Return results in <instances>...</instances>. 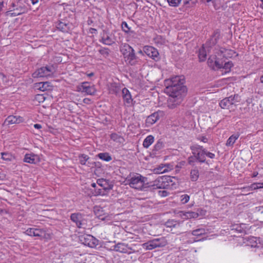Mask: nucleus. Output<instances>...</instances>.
<instances>
[{
  "label": "nucleus",
  "instance_id": "1",
  "mask_svg": "<svg viewBox=\"0 0 263 263\" xmlns=\"http://www.w3.org/2000/svg\"><path fill=\"white\" fill-rule=\"evenodd\" d=\"M183 76H175L165 81V91L170 97V100L175 104H179L186 92V87L183 85Z\"/></svg>",
  "mask_w": 263,
  "mask_h": 263
},
{
  "label": "nucleus",
  "instance_id": "2",
  "mask_svg": "<svg viewBox=\"0 0 263 263\" xmlns=\"http://www.w3.org/2000/svg\"><path fill=\"white\" fill-rule=\"evenodd\" d=\"M147 178L141 176L140 174L132 177L128 180L129 186L135 189L141 191H147L148 189V183H145Z\"/></svg>",
  "mask_w": 263,
  "mask_h": 263
},
{
  "label": "nucleus",
  "instance_id": "3",
  "mask_svg": "<svg viewBox=\"0 0 263 263\" xmlns=\"http://www.w3.org/2000/svg\"><path fill=\"white\" fill-rule=\"evenodd\" d=\"M121 51L123 54L125 61L131 65H134L136 64V55L133 48L128 44H125L121 48Z\"/></svg>",
  "mask_w": 263,
  "mask_h": 263
},
{
  "label": "nucleus",
  "instance_id": "4",
  "mask_svg": "<svg viewBox=\"0 0 263 263\" xmlns=\"http://www.w3.org/2000/svg\"><path fill=\"white\" fill-rule=\"evenodd\" d=\"M239 102V96L235 95L223 99L220 102L219 105L223 109L234 110L236 103Z\"/></svg>",
  "mask_w": 263,
  "mask_h": 263
},
{
  "label": "nucleus",
  "instance_id": "5",
  "mask_svg": "<svg viewBox=\"0 0 263 263\" xmlns=\"http://www.w3.org/2000/svg\"><path fill=\"white\" fill-rule=\"evenodd\" d=\"M88 217V215L79 212L74 213L71 214L70 219L78 228L85 229L87 226Z\"/></svg>",
  "mask_w": 263,
  "mask_h": 263
},
{
  "label": "nucleus",
  "instance_id": "6",
  "mask_svg": "<svg viewBox=\"0 0 263 263\" xmlns=\"http://www.w3.org/2000/svg\"><path fill=\"white\" fill-rule=\"evenodd\" d=\"M167 243V240L165 237L151 240L143 244V246L146 250H153L156 248H160L165 246Z\"/></svg>",
  "mask_w": 263,
  "mask_h": 263
},
{
  "label": "nucleus",
  "instance_id": "7",
  "mask_svg": "<svg viewBox=\"0 0 263 263\" xmlns=\"http://www.w3.org/2000/svg\"><path fill=\"white\" fill-rule=\"evenodd\" d=\"M54 72L53 66L42 67L32 73L33 78L48 77L52 76Z\"/></svg>",
  "mask_w": 263,
  "mask_h": 263
},
{
  "label": "nucleus",
  "instance_id": "8",
  "mask_svg": "<svg viewBox=\"0 0 263 263\" xmlns=\"http://www.w3.org/2000/svg\"><path fill=\"white\" fill-rule=\"evenodd\" d=\"M192 153L195 158L200 162L205 161V149L202 146L195 145L191 147Z\"/></svg>",
  "mask_w": 263,
  "mask_h": 263
},
{
  "label": "nucleus",
  "instance_id": "9",
  "mask_svg": "<svg viewBox=\"0 0 263 263\" xmlns=\"http://www.w3.org/2000/svg\"><path fill=\"white\" fill-rule=\"evenodd\" d=\"M80 241L84 245L90 248H95L98 245V240L91 235H86L81 236Z\"/></svg>",
  "mask_w": 263,
  "mask_h": 263
},
{
  "label": "nucleus",
  "instance_id": "10",
  "mask_svg": "<svg viewBox=\"0 0 263 263\" xmlns=\"http://www.w3.org/2000/svg\"><path fill=\"white\" fill-rule=\"evenodd\" d=\"M224 61L225 60L222 61V59H220V57L217 54L215 57H211L209 58L208 64L213 69L215 68L220 69L222 67L223 63Z\"/></svg>",
  "mask_w": 263,
  "mask_h": 263
},
{
  "label": "nucleus",
  "instance_id": "11",
  "mask_svg": "<svg viewBox=\"0 0 263 263\" xmlns=\"http://www.w3.org/2000/svg\"><path fill=\"white\" fill-rule=\"evenodd\" d=\"M143 52L156 61H158L159 59L158 51L156 48L152 46H144L143 48Z\"/></svg>",
  "mask_w": 263,
  "mask_h": 263
},
{
  "label": "nucleus",
  "instance_id": "12",
  "mask_svg": "<svg viewBox=\"0 0 263 263\" xmlns=\"http://www.w3.org/2000/svg\"><path fill=\"white\" fill-rule=\"evenodd\" d=\"M78 90L87 95H94L96 90L93 86H90L88 82H83L78 87Z\"/></svg>",
  "mask_w": 263,
  "mask_h": 263
},
{
  "label": "nucleus",
  "instance_id": "13",
  "mask_svg": "<svg viewBox=\"0 0 263 263\" xmlns=\"http://www.w3.org/2000/svg\"><path fill=\"white\" fill-rule=\"evenodd\" d=\"M164 179V176L158 177L153 182V184H148V188H152V189L167 188Z\"/></svg>",
  "mask_w": 263,
  "mask_h": 263
},
{
  "label": "nucleus",
  "instance_id": "14",
  "mask_svg": "<svg viewBox=\"0 0 263 263\" xmlns=\"http://www.w3.org/2000/svg\"><path fill=\"white\" fill-rule=\"evenodd\" d=\"M235 53L234 51L223 48H221L217 52L218 55L222 61L232 58Z\"/></svg>",
  "mask_w": 263,
  "mask_h": 263
},
{
  "label": "nucleus",
  "instance_id": "15",
  "mask_svg": "<svg viewBox=\"0 0 263 263\" xmlns=\"http://www.w3.org/2000/svg\"><path fill=\"white\" fill-rule=\"evenodd\" d=\"M97 184L105 190H110L112 189L113 184L109 181V180H106L103 178L99 179L97 181Z\"/></svg>",
  "mask_w": 263,
  "mask_h": 263
},
{
  "label": "nucleus",
  "instance_id": "16",
  "mask_svg": "<svg viewBox=\"0 0 263 263\" xmlns=\"http://www.w3.org/2000/svg\"><path fill=\"white\" fill-rule=\"evenodd\" d=\"M160 114H162V112L157 111L149 116L146 120V124L148 125H152L156 123L160 118Z\"/></svg>",
  "mask_w": 263,
  "mask_h": 263
},
{
  "label": "nucleus",
  "instance_id": "17",
  "mask_svg": "<svg viewBox=\"0 0 263 263\" xmlns=\"http://www.w3.org/2000/svg\"><path fill=\"white\" fill-rule=\"evenodd\" d=\"M34 87L37 89L44 91L51 89V86L48 82H44L35 83Z\"/></svg>",
  "mask_w": 263,
  "mask_h": 263
},
{
  "label": "nucleus",
  "instance_id": "18",
  "mask_svg": "<svg viewBox=\"0 0 263 263\" xmlns=\"http://www.w3.org/2000/svg\"><path fill=\"white\" fill-rule=\"evenodd\" d=\"M122 93L124 102L128 105L131 104L133 99L129 90L127 88H124L122 90Z\"/></svg>",
  "mask_w": 263,
  "mask_h": 263
},
{
  "label": "nucleus",
  "instance_id": "19",
  "mask_svg": "<svg viewBox=\"0 0 263 263\" xmlns=\"http://www.w3.org/2000/svg\"><path fill=\"white\" fill-rule=\"evenodd\" d=\"M219 36L220 33L218 30L215 31L210 41L206 43V45L209 47L214 46L217 43V40L219 39Z\"/></svg>",
  "mask_w": 263,
  "mask_h": 263
},
{
  "label": "nucleus",
  "instance_id": "20",
  "mask_svg": "<svg viewBox=\"0 0 263 263\" xmlns=\"http://www.w3.org/2000/svg\"><path fill=\"white\" fill-rule=\"evenodd\" d=\"M22 121V118L20 117L17 118L16 116H10L7 117L6 119L5 122L6 123H8V124H17L21 122Z\"/></svg>",
  "mask_w": 263,
  "mask_h": 263
},
{
  "label": "nucleus",
  "instance_id": "21",
  "mask_svg": "<svg viewBox=\"0 0 263 263\" xmlns=\"http://www.w3.org/2000/svg\"><path fill=\"white\" fill-rule=\"evenodd\" d=\"M180 213V215L183 217H184L185 219H190V218H196L199 216V214L197 212H184L183 211H180L179 212Z\"/></svg>",
  "mask_w": 263,
  "mask_h": 263
},
{
  "label": "nucleus",
  "instance_id": "22",
  "mask_svg": "<svg viewBox=\"0 0 263 263\" xmlns=\"http://www.w3.org/2000/svg\"><path fill=\"white\" fill-rule=\"evenodd\" d=\"M114 250L117 252L126 253L127 252V245L123 243H118L114 246Z\"/></svg>",
  "mask_w": 263,
  "mask_h": 263
},
{
  "label": "nucleus",
  "instance_id": "23",
  "mask_svg": "<svg viewBox=\"0 0 263 263\" xmlns=\"http://www.w3.org/2000/svg\"><path fill=\"white\" fill-rule=\"evenodd\" d=\"M37 159V156L34 155L32 154H26L24 159V162L33 164L35 163L36 161V159Z\"/></svg>",
  "mask_w": 263,
  "mask_h": 263
},
{
  "label": "nucleus",
  "instance_id": "24",
  "mask_svg": "<svg viewBox=\"0 0 263 263\" xmlns=\"http://www.w3.org/2000/svg\"><path fill=\"white\" fill-rule=\"evenodd\" d=\"M239 134L236 133L231 136L226 142V145L228 146H232L236 140L239 138Z\"/></svg>",
  "mask_w": 263,
  "mask_h": 263
},
{
  "label": "nucleus",
  "instance_id": "25",
  "mask_svg": "<svg viewBox=\"0 0 263 263\" xmlns=\"http://www.w3.org/2000/svg\"><path fill=\"white\" fill-rule=\"evenodd\" d=\"M154 138L153 136H147L144 140L143 145L145 148H148L154 142Z\"/></svg>",
  "mask_w": 263,
  "mask_h": 263
},
{
  "label": "nucleus",
  "instance_id": "26",
  "mask_svg": "<svg viewBox=\"0 0 263 263\" xmlns=\"http://www.w3.org/2000/svg\"><path fill=\"white\" fill-rule=\"evenodd\" d=\"M164 180L166 184H167V187H169L171 186H173L175 184L174 180L175 179V177H172L170 176H163Z\"/></svg>",
  "mask_w": 263,
  "mask_h": 263
},
{
  "label": "nucleus",
  "instance_id": "27",
  "mask_svg": "<svg viewBox=\"0 0 263 263\" xmlns=\"http://www.w3.org/2000/svg\"><path fill=\"white\" fill-rule=\"evenodd\" d=\"M102 42L104 44L106 45H111L114 43V41L112 40V39L108 35V34H104L103 36L102 37Z\"/></svg>",
  "mask_w": 263,
  "mask_h": 263
},
{
  "label": "nucleus",
  "instance_id": "28",
  "mask_svg": "<svg viewBox=\"0 0 263 263\" xmlns=\"http://www.w3.org/2000/svg\"><path fill=\"white\" fill-rule=\"evenodd\" d=\"M2 158L5 161H11L14 159V156L9 153H1Z\"/></svg>",
  "mask_w": 263,
  "mask_h": 263
},
{
  "label": "nucleus",
  "instance_id": "29",
  "mask_svg": "<svg viewBox=\"0 0 263 263\" xmlns=\"http://www.w3.org/2000/svg\"><path fill=\"white\" fill-rule=\"evenodd\" d=\"M110 138L114 141H116L120 143H123L124 141V139L122 137L116 133L111 134Z\"/></svg>",
  "mask_w": 263,
  "mask_h": 263
},
{
  "label": "nucleus",
  "instance_id": "30",
  "mask_svg": "<svg viewBox=\"0 0 263 263\" xmlns=\"http://www.w3.org/2000/svg\"><path fill=\"white\" fill-rule=\"evenodd\" d=\"M190 177L193 181H196L199 177V172L197 169L192 170L190 173Z\"/></svg>",
  "mask_w": 263,
  "mask_h": 263
},
{
  "label": "nucleus",
  "instance_id": "31",
  "mask_svg": "<svg viewBox=\"0 0 263 263\" xmlns=\"http://www.w3.org/2000/svg\"><path fill=\"white\" fill-rule=\"evenodd\" d=\"M233 66V64L232 62L228 61L227 62L225 60V61L223 62L222 64V67L221 68H223L226 70L225 73L229 72L230 71L231 68Z\"/></svg>",
  "mask_w": 263,
  "mask_h": 263
},
{
  "label": "nucleus",
  "instance_id": "32",
  "mask_svg": "<svg viewBox=\"0 0 263 263\" xmlns=\"http://www.w3.org/2000/svg\"><path fill=\"white\" fill-rule=\"evenodd\" d=\"M263 187V183H253L250 186L247 187H244L243 189H247L248 191H252L257 189H260Z\"/></svg>",
  "mask_w": 263,
  "mask_h": 263
},
{
  "label": "nucleus",
  "instance_id": "33",
  "mask_svg": "<svg viewBox=\"0 0 263 263\" xmlns=\"http://www.w3.org/2000/svg\"><path fill=\"white\" fill-rule=\"evenodd\" d=\"M198 57L200 61H205L206 57V53L203 46L199 50Z\"/></svg>",
  "mask_w": 263,
  "mask_h": 263
},
{
  "label": "nucleus",
  "instance_id": "34",
  "mask_svg": "<svg viewBox=\"0 0 263 263\" xmlns=\"http://www.w3.org/2000/svg\"><path fill=\"white\" fill-rule=\"evenodd\" d=\"M98 156L99 158L106 161H109L111 160V157L107 153H100Z\"/></svg>",
  "mask_w": 263,
  "mask_h": 263
},
{
  "label": "nucleus",
  "instance_id": "35",
  "mask_svg": "<svg viewBox=\"0 0 263 263\" xmlns=\"http://www.w3.org/2000/svg\"><path fill=\"white\" fill-rule=\"evenodd\" d=\"M15 10L16 11V12L12 13V15H13V16H16L25 13L26 11V8L25 7L20 6L17 8H16Z\"/></svg>",
  "mask_w": 263,
  "mask_h": 263
},
{
  "label": "nucleus",
  "instance_id": "36",
  "mask_svg": "<svg viewBox=\"0 0 263 263\" xmlns=\"http://www.w3.org/2000/svg\"><path fill=\"white\" fill-rule=\"evenodd\" d=\"M206 233V231L204 229H197L192 232V234L194 236H201Z\"/></svg>",
  "mask_w": 263,
  "mask_h": 263
},
{
  "label": "nucleus",
  "instance_id": "37",
  "mask_svg": "<svg viewBox=\"0 0 263 263\" xmlns=\"http://www.w3.org/2000/svg\"><path fill=\"white\" fill-rule=\"evenodd\" d=\"M164 147V143L161 140H159L155 145L153 151H158Z\"/></svg>",
  "mask_w": 263,
  "mask_h": 263
},
{
  "label": "nucleus",
  "instance_id": "38",
  "mask_svg": "<svg viewBox=\"0 0 263 263\" xmlns=\"http://www.w3.org/2000/svg\"><path fill=\"white\" fill-rule=\"evenodd\" d=\"M179 222L174 220H169L165 223V225L167 227H176L177 225H179Z\"/></svg>",
  "mask_w": 263,
  "mask_h": 263
},
{
  "label": "nucleus",
  "instance_id": "39",
  "mask_svg": "<svg viewBox=\"0 0 263 263\" xmlns=\"http://www.w3.org/2000/svg\"><path fill=\"white\" fill-rule=\"evenodd\" d=\"M65 27L66 24L64 22H63L61 21H59L57 25V29L63 32L65 31Z\"/></svg>",
  "mask_w": 263,
  "mask_h": 263
},
{
  "label": "nucleus",
  "instance_id": "40",
  "mask_svg": "<svg viewBox=\"0 0 263 263\" xmlns=\"http://www.w3.org/2000/svg\"><path fill=\"white\" fill-rule=\"evenodd\" d=\"M45 235V232L43 230L35 229V236L43 237Z\"/></svg>",
  "mask_w": 263,
  "mask_h": 263
},
{
  "label": "nucleus",
  "instance_id": "41",
  "mask_svg": "<svg viewBox=\"0 0 263 263\" xmlns=\"http://www.w3.org/2000/svg\"><path fill=\"white\" fill-rule=\"evenodd\" d=\"M89 157L86 155L83 154L80 156V162L82 165H85L87 161L88 160Z\"/></svg>",
  "mask_w": 263,
  "mask_h": 263
},
{
  "label": "nucleus",
  "instance_id": "42",
  "mask_svg": "<svg viewBox=\"0 0 263 263\" xmlns=\"http://www.w3.org/2000/svg\"><path fill=\"white\" fill-rule=\"evenodd\" d=\"M167 1L170 6L177 7L180 4L181 0H167Z\"/></svg>",
  "mask_w": 263,
  "mask_h": 263
},
{
  "label": "nucleus",
  "instance_id": "43",
  "mask_svg": "<svg viewBox=\"0 0 263 263\" xmlns=\"http://www.w3.org/2000/svg\"><path fill=\"white\" fill-rule=\"evenodd\" d=\"M190 199V196L187 194H184L180 196V201L183 204L187 203Z\"/></svg>",
  "mask_w": 263,
  "mask_h": 263
},
{
  "label": "nucleus",
  "instance_id": "44",
  "mask_svg": "<svg viewBox=\"0 0 263 263\" xmlns=\"http://www.w3.org/2000/svg\"><path fill=\"white\" fill-rule=\"evenodd\" d=\"M122 30L126 33H128L129 31L130 28L128 27L127 24L125 22H123L121 24Z\"/></svg>",
  "mask_w": 263,
  "mask_h": 263
},
{
  "label": "nucleus",
  "instance_id": "45",
  "mask_svg": "<svg viewBox=\"0 0 263 263\" xmlns=\"http://www.w3.org/2000/svg\"><path fill=\"white\" fill-rule=\"evenodd\" d=\"M35 229L34 228H29L28 229L25 233L27 235L31 236H35Z\"/></svg>",
  "mask_w": 263,
  "mask_h": 263
},
{
  "label": "nucleus",
  "instance_id": "46",
  "mask_svg": "<svg viewBox=\"0 0 263 263\" xmlns=\"http://www.w3.org/2000/svg\"><path fill=\"white\" fill-rule=\"evenodd\" d=\"M163 168V167H159L158 168L155 169L154 171L156 173H158V174L164 173L165 172L166 170L164 169V170H162Z\"/></svg>",
  "mask_w": 263,
  "mask_h": 263
},
{
  "label": "nucleus",
  "instance_id": "47",
  "mask_svg": "<svg viewBox=\"0 0 263 263\" xmlns=\"http://www.w3.org/2000/svg\"><path fill=\"white\" fill-rule=\"evenodd\" d=\"M197 3V0H185L184 1L185 4H189L190 5H193Z\"/></svg>",
  "mask_w": 263,
  "mask_h": 263
},
{
  "label": "nucleus",
  "instance_id": "48",
  "mask_svg": "<svg viewBox=\"0 0 263 263\" xmlns=\"http://www.w3.org/2000/svg\"><path fill=\"white\" fill-rule=\"evenodd\" d=\"M205 155L212 159L214 158L215 157V155L214 154L210 152H208L206 150Z\"/></svg>",
  "mask_w": 263,
  "mask_h": 263
},
{
  "label": "nucleus",
  "instance_id": "49",
  "mask_svg": "<svg viewBox=\"0 0 263 263\" xmlns=\"http://www.w3.org/2000/svg\"><path fill=\"white\" fill-rule=\"evenodd\" d=\"M195 157L193 156H191L188 158V162L190 164H193L194 162Z\"/></svg>",
  "mask_w": 263,
  "mask_h": 263
},
{
  "label": "nucleus",
  "instance_id": "50",
  "mask_svg": "<svg viewBox=\"0 0 263 263\" xmlns=\"http://www.w3.org/2000/svg\"><path fill=\"white\" fill-rule=\"evenodd\" d=\"M5 78L6 76L3 73L0 72V80H2L3 82L6 81V80H5Z\"/></svg>",
  "mask_w": 263,
  "mask_h": 263
},
{
  "label": "nucleus",
  "instance_id": "51",
  "mask_svg": "<svg viewBox=\"0 0 263 263\" xmlns=\"http://www.w3.org/2000/svg\"><path fill=\"white\" fill-rule=\"evenodd\" d=\"M36 99H38L40 101L43 100H44L45 99V98L42 96V95H37L36 97Z\"/></svg>",
  "mask_w": 263,
  "mask_h": 263
},
{
  "label": "nucleus",
  "instance_id": "52",
  "mask_svg": "<svg viewBox=\"0 0 263 263\" xmlns=\"http://www.w3.org/2000/svg\"><path fill=\"white\" fill-rule=\"evenodd\" d=\"M90 102V100L88 98H85L83 99V102L86 104H89Z\"/></svg>",
  "mask_w": 263,
  "mask_h": 263
},
{
  "label": "nucleus",
  "instance_id": "53",
  "mask_svg": "<svg viewBox=\"0 0 263 263\" xmlns=\"http://www.w3.org/2000/svg\"><path fill=\"white\" fill-rule=\"evenodd\" d=\"M90 32L91 33H95L97 32V30L96 29L91 28L89 30Z\"/></svg>",
  "mask_w": 263,
  "mask_h": 263
},
{
  "label": "nucleus",
  "instance_id": "54",
  "mask_svg": "<svg viewBox=\"0 0 263 263\" xmlns=\"http://www.w3.org/2000/svg\"><path fill=\"white\" fill-rule=\"evenodd\" d=\"M34 127L35 128L40 129L42 127V126H41V124H35L34 125Z\"/></svg>",
  "mask_w": 263,
  "mask_h": 263
},
{
  "label": "nucleus",
  "instance_id": "55",
  "mask_svg": "<svg viewBox=\"0 0 263 263\" xmlns=\"http://www.w3.org/2000/svg\"><path fill=\"white\" fill-rule=\"evenodd\" d=\"M200 140L204 143L208 141V139L205 137H202Z\"/></svg>",
  "mask_w": 263,
  "mask_h": 263
},
{
  "label": "nucleus",
  "instance_id": "56",
  "mask_svg": "<svg viewBox=\"0 0 263 263\" xmlns=\"http://www.w3.org/2000/svg\"><path fill=\"white\" fill-rule=\"evenodd\" d=\"M92 22H92V21L91 19H88V20L87 21V23H88V25H91Z\"/></svg>",
  "mask_w": 263,
  "mask_h": 263
},
{
  "label": "nucleus",
  "instance_id": "57",
  "mask_svg": "<svg viewBox=\"0 0 263 263\" xmlns=\"http://www.w3.org/2000/svg\"><path fill=\"white\" fill-rule=\"evenodd\" d=\"M33 5L36 4L38 2V0H30Z\"/></svg>",
  "mask_w": 263,
  "mask_h": 263
},
{
  "label": "nucleus",
  "instance_id": "58",
  "mask_svg": "<svg viewBox=\"0 0 263 263\" xmlns=\"http://www.w3.org/2000/svg\"><path fill=\"white\" fill-rule=\"evenodd\" d=\"M4 175L3 174L0 173V178H1V179H4Z\"/></svg>",
  "mask_w": 263,
  "mask_h": 263
},
{
  "label": "nucleus",
  "instance_id": "59",
  "mask_svg": "<svg viewBox=\"0 0 263 263\" xmlns=\"http://www.w3.org/2000/svg\"><path fill=\"white\" fill-rule=\"evenodd\" d=\"M162 196H165L167 195V192L165 191H162Z\"/></svg>",
  "mask_w": 263,
  "mask_h": 263
},
{
  "label": "nucleus",
  "instance_id": "60",
  "mask_svg": "<svg viewBox=\"0 0 263 263\" xmlns=\"http://www.w3.org/2000/svg\"><path fill=\"white\" fill-rule=\"evenodd\" d=\"M91 186L93 187H96V183H92L91 184Z\"/></svg>",
  "mask_w": 263,
  "mask_h": 263
},
{
  "label": "nucleus",
  "instance_id": "61",
  "mask_svg": "<svg viewBox=\"0 0 263 263\" xmlns=\"http://www.w3.org/2000/svg\"><path fill=\"white\" fill-rule=\"evenodd\" d=\"M202 1L204 2L209 3L210 2H212V0H202Z\"/></svg>",
  "mask_w": 263,
  "mask_h": 263
},
{
  "label": "nucleus",
  "instance_id": "62",
  "mask_svg": "<svg viewBox=\"0 0 263 263\" xmlns=\"http://www.w3.org/2000/svg\"><path fill=\"white\" fill-rule=\"evenodd\" d=\"M260 80L261 83H263V75L260 77Z\"/></svg>",
  "mask_w": 263,
  "mask_h": 263
},
{
  "label": "nucleus",
  "instance_id": "63",
  "mask_svg": "<svg viewBox=\"0 0 263 263\" xmlns=\"http://www.w3.org/2000/svg\"><path fill=\"white\" fill-rule=\"evenodd\" d=\"M93 74H93V72H91V73H89V74H88V76L89 77H91V76H93Z\"/></svg>",
  "mask_w": 263,
  "mask_h": 263
},
{
  "label": "nucleus",
  "instance_id": "64",
  "mask_svg": "<svg viewBox=\"0 0 263 263\" xmlns=\"http://www.w3.org/2000/svg\"><path fill=\"white\" fill-rule=\"evenodd\" d=\"M97 193H98V194H99V195L101 194H102L101 190L100 189H99Z\"/></svg>",
  "mask_w": 263,
  "mask_h": 263
}]
</instances>
